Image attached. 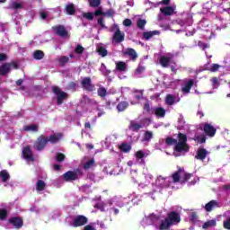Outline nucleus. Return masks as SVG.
Wrapping results in <instances>:
<instances>
[{"label":"nucleus","mask_w":230,"mask_h":230,"mask_svg":"<svg viewBox=\"0 0 230 230\" xmlns=\"http://www.w3.org/2000/svg\"><path fill=\"white\" fill-rule=\"evenodd\" d=\"M191 174L186 173L184 171H178L172 174V178L158 176L155 183L153 184L155 192H159L164 188L172 186V182H181V184L191 179Z\"/></svg>","instance_id":"1"},{"label":"nucleus","mask_w":230,"mask_h":230,"mask_svg":"<svg viewBox=\"0 0 230 230\" xmlns=\"http://www.w3.org/2000/svg\"><path fill=\"white\" fill-rule=\"evenodd\" d=\"M187 141L188 137H186V135L180 133L178 135V142L172 137H167L165 143L166 145L170 146L175 145L173 155H175V157H179V155H182L190 150V146H188V144H186Z\"/></svg>","instance_id":"2"},{"label":"nucleus","mask_w":230,"mask_h":230,"mask_svg":"<svg viewBox=\"0 0 230 230\" xmlns=\"http://www.w3.org/2000/svg\"><path fill=\"white\" fill-rule=\"evenodd\" d=\"M125 198L113 197L108 199L106 202H97L93 204V208L96 209H100V211H108L109 208H112V206H117L118 208H123L125 204H128V202H125Z\"/></svg>","instance_id":"3"},{"label":"nucleus","mask_w":230,"mask_h":230,"mask_svg":"<svg viewBox=\"0 0 230 230\" xmlns=\"http://www.w3.org/2000/svg\"><path fill=\"white\" fill-rule=\"evenodd\" d=\"M181 222V216L179 213L172 211L168 214L167 217L159 221L156 225L157 230H168L170 229L171 226H176Z\"/></svg>","instance_id":"4"},{"label":"nucleus","mask_w":230,"mask_h":230,"mask_svg":"<svg viewBox=\"0 0 230 230\" xmlns=\"http://www.w3.org/2000/svg\"><path fill=\"white\" fill-rule=\"evenodd\" d=\"M60 139H62V134L60 133L52 135L49 138L41 136L35 142L34 148L36 150H42L48 143H58V141H60Z\"/></svg>","instance_id":"5"},{"label":"nucleus","mask_w":230,"mask_h":230,"mask_svg":"<svg viewBox=\"0 0 230 230\" xmlns=\"http://www.w3.org/2000/svg\"><path fill=\"white\" fill-rule=\"evenodd\" d=\"M66 222L71 227H82L87 223V217L85 216L69 217L66 219Z\"/></svg>","instance_id":"6"},{"label":"nucleus","mask_w":230,"mask_h":230,"mask_svg":"<svg viewBox=\"0 0 230 230\" xmlns=\"http://www.w3.org/2000/svg\"><path fill=\"white\" fill-rule=\"evenodd\" d=\"M161 218H159L157 216L154 214H150L149 216H146L141 224L144 227H146V226H155V227L157 228V224L161 222Z\"/></svg>","instance_id":"7"},{"label":"nucleus","mask_w":230,"mask_h":230,"mask_svg":"<svg viewBox=\"0 0 230 230\" xmlns=\"http://www.w3.org/2000/svg\"><path fill=\"white\" fill-rule=\"evenodd\" d=\"M111 31L114 32L113 42H115L116 44H119V42H123V40H125V33L119 31V27L118 26V24H113L111 28Z\"/></svg>","instance_id":"8"},{"label":"nucleus","mask_w":230,"mask_h":230,"mask_svg":"<svg viewBox=\"0 0 230 230\" xmlns=\"http://www.w3.org/2000/svg\"><path fill=\"white\" fill-rule=\"evenodd\" d=\"M12 69H19V65L16 62L6 63L0 66V75H7Z\"/></svg>","instance_id":"9"},{"label":"nucleus","mask_w":230,"mask_h":230,"mask_svg":"<svg viewBox=\"0 0 230 230\" xmlns=\"http://www.w3.org/2000/svg\"><path fill=\"white\" fill-rule=\"evenodd\" d=\"M84 174V172H82V170L77 169L75 172H67L64 174V179L65 181H76V179H78L79 177H82V175Z\"/></svg>","instance_id":"10"},{"label":"nucleus","mask_w":230,"mask_h":230,"mask_svg":"<svg viewBox=\"0 0 230 230\" xmlns=\"http://www.w3.org/2000/svg\"><path fill=\"white\" fill-rule=\"evenodd\" d=\"M159 64L160 66H162V67H168V66L175 64V62H173V56H172L171 54L161 56L159 58Z\"/></svg>","instance_id":"11"},{"label":"nucleus","mask_w":230,"mask_h":230,"mask_svg":"<svg viewBox=\"0 0 230 230\" xmlns=\"http://www.w3.org/2000/svg\"><path fill=\"white\" fill-rule=\"evenodd\" d=\"M194 84L195 81L193 79H185L181 84V93H183V94H189Z\"/></svg>","instance_id":"12"},{"label":"nucleus","mask_w":230,"mask_h":230,"mask_svg":"<svg viewBox=\"0 0 230 230\" xmlns=\"http://www.w3.org/2000/svg\"><path fill=\"white\" fill-rule=\"evenodd\" d=\"M22 157L28 163H33V161H35V156L33 155V153L31 152V148H30V146H25L23 148Z\"/></svg>","instance_id":"13"},{"label":"nucleus","mask_w":230,"mask_h":230,"mask_svg":"<svg viewBox=\"0 0 230 230\" xmlns=\"http://www.w3.org/2000/svg\"><path fill=\"white\" fill-rule=\"evenodd\" d=\"M53 91L58 98V105H62V103H64V100L67 98V93H66L65 92H62L60 88L57 86L53 88Z\"/></svg>","instance_id":"14"},{"label":"nucleus","mask_w":230,"mask_h":230,"mask_svg":"<svg viewBox=\"0 0 230 230\" xmlns=\"http://www.w3.org/2000/svg\"><path fill=\"white\" fill-rule=\"evenodd\" d=\"M203 129L205 134L209 137H213L217 134V129L211 124H204Z\"/></svg>","instance_id":"15"},{"label":"nucleus","mask_w":230,"mask_h":230,"mask_svg":"<svg viewBox=\"0 0 230 230\" xmlns=\"http://www.w3.org/2000/svg\"><path fill=\"white\" fill-rule=\"evenodd\" d=\"M152 114H155L156 118H164L166 116V110L163 107H155L152 109Z\"/></svg>","instance_id":"16"},{"label":"nucleus","mask_w":230,"mask_h":230,"mask_svg":"<svg viewBox=\"0 0 230 230\" xmlns=\"http://www.w3.org/2000/svg\"><path fill=\"white\" fill-rule=\"evenodd\" d=\"M82 85L84 89H86V91H94V86L91 83V78L89 77H84L82 80Z\"/></svg>","instance_id":"17"},{"label":"nucleus","mask_w":230,"mask_h":230,"mask_svg":"<svg viewBox=\"0 0 230 230\" xmlns=\"http://www.w3.org/2000/svg\"><path fill=\"white\" fill-rule=\"evenodd\" d=\"M176 8L177 7L175 5L165 6V7H162L160 11L162 13H164V15H173V13H175Z\"/></svg>","instance_id":"18"},{"label":"nucleus","mask_w":230,"mask_h":230,"mask_svg":"<svg viewBox=\"0 0 230 230\" xmlns=\"http://www.w3.org/2000/svg\"><path fill=\"white\" fill-rule=\"evenodd\" d=\"M209 155V152L206 150L205 148H199L197 151L196 159H199V161H204L206 157Z\"/></svg>","instance_id":"19"},{"label":"nucleus","mask_w":230,"mask_h":230,"mask_svg":"<svg viewBox=\"0 0 230 230\" xmlns=\"http://www.w3.org/2000/svg\"><path fill=\"white\" fill-rule=\"evenodd\" d=\"M53 31L57 35H59L60 37H67V31H66V28L64 26H57L53 27Z\"/></svg>","instance_id":"20"},{"label":"nucleus","mask_w":230,"mask_h":230,"mask_svg":"<svg viewBox=\"0 0 230 230\" xmlns=\"http://www.w3.org/2000/svg\"><path fill=\"white\" fill-rule=\"evenodd\" d=\"M152 137H154V132L148 130L145 131L142 137V143H150V141H152Z\"/></svg>","instance_id":"21"},{"label":"nucleus","mask_w":230,"mask_h":230,"mask_svg":"<svg viewBox=\"0 0 230 230\" xmlns=\"http://www.w3.org/2000/svg\"><path fill=\"white\" fill-rule=\"evenodd\" d=\"M220 205L217 200H211L205 206L206 211H213L215 208H218Z\"/></svg>","instance_id":"22"},{"label":"nucleus","mask_w":230,"mask_h":230,"mask_svg":"<svg viewBox=\"0 0 230 230\" xmlns=\"http://www.w3.org/2000/svg\"><path fill=\"white\" fill-rule=\"evenodd\" d=\"M10 222L16 229H21V227H22V219L20 217H13L10 219Z\"/></svg>","instance_id":"23"},{"label":"nucleus","mask_w":230,"mask_h":230,"mask_svg":"<svg viewBox=\"0 0 230 230\" xmlns=\"http://www.w3.org/2000/svg\"><path fill=\"white\" fill-rule=\"evenodd\" d=\"M148 155H150V152L143 150L137 151L135 155L136 158L138 160L140 159L141 161H143L144 157H148Z\"/></svg>","instance_id":"24"},{"label":"nucleus","mask_w":230,"mask_h":230,"mask_svg":"<svg viewBox=\"0 0 230 230\" xmlns=\"http://www.w3.org/2000/svg\"><path fill=\"white\" fill-rule=\"evenodd\" d=\"M139 128H143L141 122H137L136 120H133L130 122L129 130L136 131V130H139Z\"/></svg>","instance_id":"25"},{"label":"nucleus","mask_w":230,"mask_h":230,"mask_svg":"<svg viewBox=\"0 0 230 230\" xmlns=\"http://www.w3.org/2000/svg\"><path fill=\"white\" fill-rule=\"evenodd\" d=\"M23 130H25V132H37L39 130V126L35 124H30L27 126H24Z\"/></svg>","instance_id":"26"},{"label":"nucleus","mask_w":230,"mask_h":230,"mask_svg":"<svg viewBox=\"0 0 230 230\" xmlns=\"http://www.w3.org/2000/svg\"><path fill=\"white\" fill-rule=\"evenodd\" d=\"M97 52L101 57H107V49L102 44L97 45Z\"/></svg>","instance_id":"27"},{"label":"nucleus","mask_w":230,"mask_h":230,"mask_svg":"<svg viewBox=\"0 0 230 230\" xmlns=\"http://www.w3.org/2000/svg\"><path fill=\"white\" fill-rule=\"evenodd\" d=\"M215 226H217V220L211 219L203 224L202 227L204 229H209L211 227H215Z\"/></svg>","instance_id":"28"},{"label":"nucleus","mask_w":230,"mask_h":230,"mask_svg":"<svg viewBox=\"0 0 230 230\" xmlns=\"http://www.w3.org/2000/svg\"><path fill=\"white\" fill-rule=\"evenodd\" d=\"M175 95L167 94L165 97V103L166 105H173L175 103Z\"/></svg>","instance_id":"29"},{"label":"nucleus","mask_w":230,"mask_h":230,"mask_svg":"<svg viewBox=\"0 0 230 230\" xmlns=\"http://www.w3.org/2000/svg\"><path fill=\"white\" fill-rule=\"evenodd\" d=\"M116 69L118 71H127V63L119 61L116 63Z\"/></svg>","instance_id":"30"},{"label":"nucleus","mask_w":230,"mask_h":230,"mask_svg":"<svg viewBox=\"0 0 230 230\" xmlns=\"http://www.w3.org/2000/svg\"><path fill=\"white\" fill-rule=\"evenodd\" d=\"M154 35H159V31H147V32H144V34H143L144 39H146V40L152 39V37H154Z\"/></svg>","instance_id":"31"},{"label":"nucleus","mask_w":230,"mask_h":230,"mask_svg":"<svg viewBox=\"0 0 230 230\" xmlns=\"http://www.w3.org/2000/svg\"><path fill=\"white\" fill-rule=\"evenodd\" d=\"M125 55H128V57H131L133 60H136V58H137V53H136V50H134L133 49H128L125 51Z\"/></svg>","instance_id":"32"},{"label":"nucleus","mask_w":230,"mask_h":230,"mask_svg":"<svg viewBox=\"0 0 230 230\" xmlns=\"http://www.w3.org/2000/svg\"><path fill=\"white\" fill-rule=\"evenodd\" d=\"M46 188V182L42 180H39L36 183V190L37 191H42Z\"/></svg>","instance_id":"33"},{"label":"nucleus","mask_w":230,"mask_h":230,"mask_svg":"<svg viewBox=\"0 0 230 230\" xmlns=\"http://www.w3.org/2000/svg\"><path fill=\"white\" fill-rule=\"evenodd\" d=\"M35 60H42L44 58V52L41 50H35L33 53Z\"/></svg>","instance_id":"34"},{"label":"nucleus","mask_w":230,"mask_h":230,"mask_svg":"<svg viewBox=\"0 0 230 230\" xmlns=\"http://www.w3.org/2000/svg\"><path fill=\"white\" fill-rule=\"evenodd\" d=\"M10 8H13V10H19L20 8H22V2H12Z\"/></svg>","instance_id":"35"},{"label":"nucleus","mask_w":230,"mask_h":230,"mask_svg":"<svg viewBox=\"0 0 230 230\" xmlns=\"http://www.w3.org/2000/svg\"><path fill=\"white\" fill-rule=\"evenodd\" d=\"M128 107V103L127 102H121L117 105V109L119 112H122V111H125Z\"/></svg>","instance_id":"36"},{"label":"nucleus","mask_w":230,"mask_h":230,"mask_svg":"<svg viewBox=\"0 0 230 230\" xmlns=\"http://www.w3.org/2000/svg\"><path fill=\"white\" fill-rule=\"evenodd\" d=\"M143 73H145V66H138V67L135 71V76H137V78H140V76H141V75H143Z\"/></svg>","instance_id":"37"},{"label":"nucleus","mask_w":230,"mask_h":230,"mask_svg":"<svg viewBox=\"0 0 230 230\" xmlns=\"http://www.w3.org/2000/svg\"><path fill=\"white\" fill-rule=\"evenodd\" d=\"M0 178L2 179L3 182H6L8 179H10V174H8V172L2 171L0 172Z\"/></svg>","instance_id":"38"},{"label":"nucleus","mask_w":230,"mask_h":230,"mask_svg":"<svg viewBox=\"0 0 230 230\" xmlns=\"http://www.w3.org/2000/svg\"><path fill=\"white\" fill-rule=\"evenodd\" d=\"M119 149L122 151V152H130V150H132V146L128 144H122L119 146Z\"/></svg>","instance_id":"39"},{"label":"nucleus","mask_w":230,"mask_h":230,"mask_svg":"<svg viewBox=\"0 0 230 230\" xmlns=\"http://www.w3.org/2000/svg\"><path fill=\"white\" fill-rule=\"evenodd\" d=\"M66 10L68 15H73V13H75V5L73 4H70L66 5Z\"/></svg>","instance_id":"40"},{"label":"nucleus","mask_w":230,"mask_h":230,"mask_svg":"<svg viewBox=\"0 0 230 230\" xmlns=\"http://www.w3.org/2000/svg\"><path fill=\"white\" fill-rule=\"evenodd\" d=\"M93 166H94V160H93V159L88 160V161L84 164V170H89V168H93Z\"/></svg>","instance_id":"41"},{"label":"nucleus","mask_w":230,"mask_h":230,"mask_svg":"<svg viewBox=\"0 0 230 230\" xmlns=\"http://www.w3.org/2000/svg\"><path fill=\"white\" fill-rule=\"evenodd\" d=\"M100 71L104 75V76L111 74V71L107 70V66H105V64L103 63L101 65Z\"/></svg>","instance_id":"42"},{"label":"nucleus","mask_w":230,"mask_h":230,"mask_svg":"<svg viewBox=\"0 0 230 230\" xmlns=\"http://www.w3.org/2000/svg\"><path fill=\"white\" fill-rule=\"evenodd\" d=\"M140 123L142 125V128L148 127V125H150V123H152V119L146 118V119L140 120Z\"/></svg>","instance_id":"43"},{"label":"nucleus","mask_w":230,"mask_h":230,"mask_svg":"<svg viewBox=\"0 0 230 230\" xmlns=\"http://www.w3.org/2000/svg\"><path fill=\"white\" fill-rule=\"evenodd\" d=\"M67 62H69V58L63 56L59 58V64L60 66H66V64H67Z\"/></svg>","instance_id":"44"},{"label":"nucleus","mask_w":230,"mask_h":230,"mask_svg":"<svg viewBox=\"0 0 230 230\" xmlns=\"http://www.w3.org/2000/svg\"><path fill=\"white\" fill-rule=\"evenodd\" d=\"M146 24V20L139 19L137 21V27L140 28V30H143Z\"/></svg>","instance_id":"45"},{"label":"nucleus","mask_w":230,"mask_h":230,"mask_svg":"<svg viewBox=\"0 0 230 230\" xmlns=\"http://www.w3.org/2000/svg\"><path fill=\"white\" fill-rule=\"evenodd\" d=\"M218 69H220V65H218V64H213L209 67V71H211V73H215V72L218 71Z\"/></svg>","instance_id":"46"},{"label":"nucleus","mask_w":230,"mask_h":230,"mask_svg":"<svg viewBox=\"0 0 230 230\" xmlns=\"http://www.w3.org/2000/svg\"><path fill=\"white\" fill-rule=\"evenodd\" d=\"M99 96L104 97L107 95V90L104 87H101L98 89Z\"/></svg>","instance_id":"47"},{"label":"nucleus","mask_w":230,"mask_h":230,"mask_svg":"<svg viewBox=\"0 0 230 230\" xmlns=\"http://www.w3.org/2000/svg\"><path fill=\"white\" fill-rule=\"evenodd\" d=\"M6 215H8V212L6 211V209L4 208L0 209V220H4V218H6Z\"/></svg>","instance_id":"48"},{"label":"nucleus","mask_w":230,"mask_h":230,"mask_svg":"<svg viewBox=\"0 0 230 230\" xmlns=\"http://www.w3.org/2000/svg\"><path fill=\"white\" fill-rule=\"evenodd\" d=\"M83 16L85 17V19H88V21H93V19H94V13H83Z\"/></svg>","instance_id":"49"},{"label":"nucleus","mask_w":230,"mask_h":230,"mask_svg":"<svg viewBox=\"0 0 230 230\" xmlns=\"http://www.w3.org/2000/svg\"><path fill=\"white\" fill-rule=\"evenodd\" d=\"M64 159H66V155H64V154L62 153H58L56 155V161H58V163L64 161Z\"/></svg>","instance_id":"50"},{"label":"nucleus","mask_w":230,"mask_h":230,"mask_svg":"<svg viewBox=\"0 0 230 230\" xmlns=\"http://www.w3.org/2000/svg\"><path fill=\"white\" fill-rule=\"evenodd\" d=\"M193 23V20L191 18L190 14H187V21L185 22V23L181 24V26H184V24H187V26H190V24Z\"/></svg>","instance_id":"51"},{"label":"nucleus","mask_w":230,"mask_h":230,"mask_svg":"<svg viewBox=\"0 0 230 230\" xmlns=\"http://www.w3.org/2000/svg\"><path fill=\"white\" fill-rule=\"evenodd\" d=\"M195 141L197 143H206V137L204 135H202L200 137H196Z\"/></svg>","instance_id":"52"},{"label":"nucleus","mask_w":230,"mask_h":230,"mask_svg":"<svg viewBox=\"0 0 230 230\" xmlns=\"http://www.w3.org/2000/svg\"><path fill=\"white\" fill-rule=\"evenodd\" d=\"M90 6H93L96 8V6H100V0H89Z\"/></svg>","instance_id":"53"},{"label":"nucleus","mask_w":230,"mask_h":230,"mask_svg":"<svg viewBox=\"0 0 230 230\" xmlns=\"http://www.w3.org/2000/svg\"><path fill=\"white\" fill-rule=\"evenodd\" d=\"M141 98H143V93H139L137 95H135V102H131V105H136V103H137V102H139V100H141Z\"/></svg>","instance_id":"54"},{"label":"nucleus","mask_w":230,"mask_h":230,"mask_svg":"<svg viewBox=\"0 0 230 230\" xmlns=\"http://www.w3.org/2000/svg\"><path fill=\"white\" fill-rule=\"evenodd\" d=\"M224 227L225 229L230 230V217L226 218V221H224Z\"/></svg>","instance_id":"55"},{"label":"nucleus","mask_w":230,"mask_h":230,"mask_svg":"<svg viewBox=\"0 0 230 230\" xmlns=\"http://www.w3.org/2000/svg\"><path fill=\"white\" fill-rule=\"evenodd\" d=\"M75 53H77L78 55H82V53H84V47L78 45L75 48Z\"/></svg>","instance_id":"56"},{"label":"nucleus","mask_w":230,"mask_h":230,"mask_svg":"<svg viewBox=\"0 0 230 230\" xmlns=\"http://www.w3.org/2000/svg\"><path fill=\"white\" fill-rule=\"evenodd\" d=\"M212 85L215 88L218 87V79L217 77L212 78Z\"/></svg>","instance_id":"57"},{"label":"nucleus","mask_w":230,"mask_h":230,"mask_svg":"<svg viewBox=\"0 0 230 230\" xmlns=\"http://www.w3.org/2000/svg\"><path fill=\"white\" fill-rule=\"evenodd\" d=\"M190 222H196V221H197V214L191 213V214L190 215Z\"/></svg>","instance_id":"58"},{"label":"nucleus","mask_w":230,"mask_h":230,"mask_svg":"<svg viewBox=\"0 0 230 230\" xmlns=\"http://www.w3.org/2000/svg\"><path fill=\"white\" fill-rule=\"evenodd\" d=\"M123 24L125 26H131L132 25V21H130V19H126L123 21Z\"/></svg>","instance_id":"59"},{"label":"nucleus","mask_w":230,"mask_h":230,"mask_svg":"<svg viewBox=\"0 0 230 230\" xmlns=\"http://www.w3.org/2000/svg\"><path fill=\"white\" fill-rule=\"evenodd\" d=\"M144 111H150V103H148V102H146L145 104H144Z\"/></svg>","instance_id":"60"},{"label":"nucleus","mask_w":230,"mask_h":230,"mask_svg":"<svg viewBox=\"0 0 230 230\" xmlns=\"http://www.w3.org/2000/svg\"><path fill=\"white\" fill-rule=\"evenodd\" d=\"M98 24H100L101 28H105V24H103V18H100L98 20Z\"/></svg>","instance_id":"61"},{"label":"nucleus","mask_w":230,"mask_h":230,"mask_svg":"<svg viewBox=\"0 0 230 230\" xmlns=\"http://www.w3.org/2000/svg\"><path fill=\"white\" fill-rule=\"evenodd\" d=\"M84 230H96V229L92 225H87L86 226H84Z\"/></svg>","instance_id":"62"},{"label":"nucleus","mask_w":230,"mask_h":230,"mask_svg":"<svg viewBox=\"0 0 230 230\" xmlns=\"http://www.w3.org/2000/svg\"><path fill=\"white\" fill-rule=\"evenodd\" d=\"M48 17V13L46 12H40V18L41 19H46Z\"/></svg>","instance_id":"63"},{"label":"nucleus","mask_w":230,"mask_h":230,"mask_svg":"<svg viewBox=\"0 0 230 230\" xmlns=\"http://www.w3.org/2000/svg\"><path fill=\"white\" fill-rule=\"evenodd\" d=\"M3 60H6L5 54H0V62H3Z\"/></svg>","instance_id":"64"}]
</instances>
